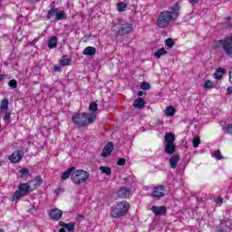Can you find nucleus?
<instances>
[{
	"mask_svg": "<svg viewBox=\"0 0 232 232\" xmlns=\"http://www.w3.org/2000/svg\"><path fill=\"white\" fill-rule=\"evenodd\" d=\"M180 14V5L174 4L169 7V11H162L160 13L157 19V26L159 28H168L172 21H177Z\"/></svg>",
	"mask_w": 232,
	"mask_h": 232,
	"instance_id": "f257e3e1",
	"label": "nucleus"
},
{
	"mask_svg": "<svg viewBox=\"0 0 232 232\" xmlns=\"http://www.w3.org/2000/svg\"><path fill=\"white\" fill-rule=\"evenodd\" d=\"M95 119H97V114L95 112H91L90 114L80 112L72 117V122L75 124V126H77V128L88 126V124L94 122Z\"/></svg>",
	"mask_w": 232,
	"mask_h": 232,
	"instance_id": "f03ea898",
	"label": "nucleus"
},
{
	"mask_svg": "<svg viewBox=\"0 0 232 232\" xmlns=\"http://www.w3.org/2000/svg\"><path fill=\"white\" fill-rule=\"evenodd\" d=\"M130 211V203L126 200L117 202L111 209L112 218H121Z\"/></svg>",
	"mask_w": 232,
	"mask_h": 232,
	"instance_id": "7ed1b4c3",
	"label": "nucleus"
},
{
	"mask_svg": "<svg viewBox=\"0 0 232 232\" xmlns=\"http://www.w3.org/2000/svg\"><path fill=\"white\" fill-rule=\"evenodd\" d=\"M32 181L28 183H20L18 189L13 194L12 202H19L21 198L26 197L30 191H32Z\"/></svg>",
	"mask_w": 232,
	"mask_h": 232,
	"instance_id": "20e7f679",
	"label": "nucleus"
},
{
	"mask_svg": "<svg viewBox=\"0 0 232 232\" xmlns=\"http://www.w3.org/2000/svg\"><path fill=\"white\" fill-rule=\"evenodd\" d=\"M88 179H90V173L83 169H76L72 174V182L75 184V186H81L85 182H88Z\"/></svg>",
	"mask_w": 232,
	"mask_h": 232,
	"instance_id": "39448f33",
	"label": "nucleus"
},
{
	"mask_svg": "<svg viewBox=\"0 0 232 232\" xmlns=\"http://www.w3.org/2000/svg\"><path fill=\"white\" fill-rule=\"evenodd\" d=\"M165 153L167 155H173L177 147L175 146V134L167 132L164 137Z\"/></svg>",
	"mask_w": 232,
	"mask_h": 232,
	"instance_id": "423d86ee",
	"label": "nucleus"
},
{
	"mask_svg": "<svg viewBox=\"0 0 232 232\" xmlns=\"http://www.w3.org/2000/svg\"><path fill=\"white\" fill-rule=\"evenodd\" d=\"M117 28H118V31H117L118 35H126L133 32V24L124 21L121 22Z\"/></svg>",
	"mask_w": 232,
	"mask_h": 232,
	"instance_id": "0eeeda50",
	"label": "nucleus"
},
{
	"mask_svg": "<svg viewBox=\"0 0 232 232\" xmlns=\"http://www.w3.org/2000/svg\"><path fill=\"white\" fill-rule=\"evenodd\" d=\"M218 43L219 44H222L227 55L232 57V36H228L225 40H219Z\"/></svg>",
	"mask_w": 232,
	"mask_h": 232,
	"instance_id": "6e6552de",
	"label": "nucleus"
},
{
	"mask_svg": "<svg viewBox=\"0 0 232 232\" xmlns=\"http://www.w3.org/2000/svg\"><path fill=\"white\" fill-rule=\"evenodd\" d=\"M117 195L120 198H130L133 197V189L130 187H121L119 188Z\"/></svg>",
	"mask_w": 232,
	"mask_h": 232,
	"instance_id": "1a4fd4ad",
	"label": "nucleus"
},
{
	"mask_svg": "<svg viewBox=\"0 0 232 232\" xmlns=\"http://www.w3.org/2000/svg\"><path fill=\"white\" fill-rule=\"evenodd\" d=\"M166 193V188L164 186H158L152 189V198H161Z\"/></svg>",
	"mask_w": 232,
	"mask_h": 232,
	"instance_id": "9d476101",
	"label": "nucleus"
},
{
	"mask_svg": "<svg viewBox=\"0 0 232 232\" xmlns=\"http://www.w3.org/2000/svg\"><path fill=\"white\" fill-rule=\"evenodd\" d=\"M24 152L23 150H16L9 156V160L13 164H17L23 159Z\"/></svg>",
	"mask_w": 232,
	"mask_h": 232,
	"instance_id": "9b49d317",
	"label": "nucleus"
},
{
	"mask_svg": "<svg viewBox=\"0 0 232 232\" xmlns=\"http://www.w3.org/2000/svg\"><path fill=\"white\" fill-rule=\"evenodd\" d=\"M49 216L53 218V220H60L63 217V211L59 208H53L50 210Z\"/></svg>",
	"mask_w": 232,
	"mask_h": 232,
	"instance_id": "f8f14e48",
	"label": "nucleus"
},
{
	"mask_svg": "<svg viewBox=\"0 0 232 232\" xmlns=\"http://www.w3.org/2000/svg\"><path fill=\"white\" fill-rule=\"evenodd\" d=\"M111 151H113V143L108 142L102 152V157H110L111 155Z\"/></svg>",
	"mask_w": 232,
	"mask_h": 232,
	"instance_id": "ddd939ff",
	"label": "nucleus"
},
{
	"mask_svg": "<svg viewBox=\"0 0 232 232\" xmlns=\"http://www.w3.org/2000/svg\"><path fill=\"white\" fill-rule=\"evenodd\" d=\"M151 211L152 213H154V215L159 217L160 215H164L167 210H166V207L164 206H161V207L152 206Z\"/></svg>",
	"mask_w": 232,
	"mask_h": 232,
	"instance_id": "4468645a",
	"label": "nucleus"
},
{
	"mask_svg": "<svg viewBox=\"0 0 232 232\" xmlns=\"http://www.w3.org/2000/svg\"><path fill=\"white\" fill-rule=\"evenodd\" d=\"M180 162V156L179 155H173L169 159V165L172 169H175L177 168V165Z\"/></svg>",
	"mask_w": 232,
	"mask_h": 232,
	"instance_id": "2eb2a0df",
	"label": "nucleus"
},
{
	"mask_svg": "<svg viewBox=\"0 0 232 232\" xmlns=\"http://www.w3.org/2000/svg\"><path fill=\"white\" fill-rule=\"evenodd\" d=\"M75 169V167H72L65 170L63 173H62V180H66L67 179H70L72 180V175H73V171Z\"/></svg>",
	"mask_w": 232,
	"mask_h": 232,
	"instance_id": "dca6fc26",
	"label": "nucleus"
},
{
	"mask_svg": "<svg viewBox=\"0 0 232 232\" xmlns=\"http://www.w3.org/2000/svg\"><path fill=\"white\" fill-rule=\"evenodd\" d=\"M8 104H10V102L8 99H5L0 103V113H6L8 111Z\"/></svg>",
	"mask_w": 232,
	"mask_h": 232,
	"instance_id": "f3484780",
	"label": "nucleus"
},
{
	"mask_svg": "<svg viewBox=\"0 0 232 232\" xmlns=\"http://www.w3.org/2000/svg\"><path fill=\"white\" fill-rule=\"evenodd\" d=\"M59 225L62 227H64L65 229H67V231H73L75 229V222H71L66 224L63 221H60Z\"/></svg>",
	"mask_w": 232,
	"mask_h": 232,
	"instance_id": "a211bd4d",
	"label": "nucleus"
},
{
	"mask_svg": "<svg viewBox=\"0 0 232 232\" xmlns=\"http://www.w3.org/2000/svg\"><path fill=\"white\" fill-rule=\"evenodd\" d=\"M145 104H146V102H144L142 98L138 97L133 102V107L136 109H140V108H144Z\"/></svg>",
	"mask_w": 232,
	"mask_h": 232,
	"instance_id": "6ab92c4d",
	"label": "nucleus"
},
{
	"mask_svg": "<svg viewBox=\"0 0 232 232\" xmlns=\"http://www.w3.org/2000/svg\"><path fill=\"white\" fill-rule=\"evenodd\" d=\"M83 55H95L97 49L95 47L88 46L82 51Z\"/></svg>",
	"mask_w": 232,
	"mask_h": 232,
	"instance_id": "aec40b11",
	"label": "nucleus"
},
{
	"mask_svg": "<svg viewBox=\"0 0 232 232\" xmlns=\"http://www.w3.org/2000/svg\"><path fill=\"white\" fill-rule=\"evenodd\" d=\"M177 110H175V107L173 106H167L165 109V115L167 117H173L175 115Z\"/></svg>",
	"mask_w": 232,
	"mask_h": 232,
	"instance_id": "412c9836",
	"label": "nucleus"
},
{
	"mask_svg": "<svg viewBox=\"0 0 232 232\" xmlns=\"http://www.w3.org/2000/svg\"><path fill=\"white\" fill-rule=\"evenodd\" d=\"M166 53H168V51H166V48L162 47L154 53V57H156V59H160V57L166 55Z\"/></svg>",
	"mask_w": 232,
	"mask_h": 232,
	"instance_id": "4be33fe9",
	"label": "nucleus"
},
{
	"mask_svg": "<svg viewBox=\"0 0 232 232\" xmlns=\"http://www.w3.org/2000/svg\"><path fill=\"white\" fill-rule=\"evenodd\" d=\"M48 48H55V46H57V36H52L49 40H48V44H47Z\"/></svg>",
	"mask_w": 232,
	"mask_h": 232,
	"instance_id": "5701e85b",
	"label": "nucleus"
},
{
	"mask_svg": "<svg viewBox=\"0 0 232 232\" xmlns=\"http://www.w3.org/2000/svg\"><path fill=\"white\" fill-rule=\"evenodd\" d=\"M57 11H58L57 7L53 6V7L48 11V13H47V15H46L47 19H52V17H53L54 15L56 16Z\"/></svg>",
	"mask_w": 232,
	"mask_h": 232,
	"instance_id": "b1692460",
	"label": "nucleus"
},
{
	"mask_svg": "<svg viewBox=\"0 0 232 232\" xmlns=\"http://www.w3.org/2000/svg\"><path fill=\"white\" fill-rule=\"evenodd\" d=\"M20 178L24 179V180H26L28 179V177H30V172L28 170V169H22L20 170Z\"/></svg>",
	"mask_w": 232,
	"mask_h": 232,
	"instance_id": "393cba45",
	"label": "nucleus"
},
{
	"mask_svg": "<svg viewBox=\"0 0 232 232\" xmlns=\"http://www.w3.org/2000/svg\"><path fill=\"white\" fill-rule=\"evenodd\" d=\"M72 62V60L70 58H68V56H63L61 60H60V64L62 66H70V63Z\"/></svg>",
	"mask_w": 232,
	"mask_h": 232,
	"instance_id": "a878e982",
	"label": "nucleus"
},
{
	"mask_svg": "<svg viewBox=\"0 0 232 232\" xmlns=\"http://www.w3.org/2000/svg\"><path fill=\"white\" fill-rule=\"evenodd\" d=\"M100 171L102 173H104V175H107V176L111 175V169L110 167L101 166L100 167Z\"/></svg>",
	"mask_w": 232,
	"mask_h": 232,
	"instance_id": "bb28decb",
	"label": "nucleus"
},
{
	"mask_svg": "<svg viewBox=\"0 0 232 232\" xmlns=\"http://www.w3.org/2000/svg\"><path fill=\"white\" fill-rule=\"evenodd\" d=\"M55 19L56 21H63V19H66V13H64V11L57 12Z\"/></svg>",
	"mask_w": 232,
	"mask_h": 232,
	"instance_id": "cd10ccee",
	"label": "nucleus"
},
{
	"mask_svg": "<svg viewBox=\"0 0 232 232\" xmlns=\"http://www.w3.org/2000/svg\"><path fill=\"white\" fill-rule=\"evenodd\" d=\"M224 75V68H218L214 73L215 79H220Z\"/></svg>",
	"mask_w": 232,
	"mask_h": 232,
	"instance_id": "c85d7f7f",
	"label": "nucleus"
},
{
	"mask_svg": "<svg viewBox=\"0 0 232 232\" xmlns=\"http://www.w3.org/2000/svg\"><path fill=\"white\" fill-rule=\"evenodd\" d=\"M204 90H212V88H215V85L213 84V82L211 81H206L203 84Z\"/></svg>",
	"mask_w": 232,
	"mask_h": 232,
	"instance_id": "c756f323",
	"label": "nucleus"
},
{
	"mask_svg": "<svg viewBox=\"0 0 232 232\" xmlns=\"http://www.w3.org/2000/svg\"><path fill=\"white\" fill-rule=\"evenodd\" d=\"M211 156L213 157V159H216V160H222L223 159L222 153H220V150H216L212 152Z\"/></svg>",
	"mask_w": 232,
	"mask_h": 232,
	"instance_id": "7c9ffc66",
	"label": "nucleus"
},
{
	"mask_svg": "<svg viewBox=\"0 0 232 232\" xmlns=\"http://www.w3.org/2000/svg\"><path fill=\"white\" fill-rule=\"evenodd\" d=\"M222 130L225 133H228V135H232V123H228L227 127H222Z\"/></svg>",
	"mask_w": 232,
	"mask_h": 232,
	"instance_id": "2f4dec72",
	"label": "nucleus"
},
{
	"mask_svg": "<svg viewBox=\"0 0 232 232\" xmlns=\"http://www.w3.org/2000/svg\"><path fill=\"white\" fill-rule=\"evenodd\" d=\"M32 182H34V186L35 188H39V186H41L42 182H43V179H41V177L37 176L36 178H34V179Z\"/></svg>",
	"mask_w": 232,
	"mask_h": 232,
	"instance_id": "473e14b6",
	"label": "nucleus"
},
{
	"mask_svg": "<svg viewBox=\"0 0 232 232\" xmlns=\"http://www.w3.org/2000/svg\"><path fill=\"white\" fill-rule=\"evenodd\" d=\"M98 108H99V106L95 102H92L89 106V110H90V111H92V113H95L97 111Z\"/></svg>",
	"mask_w": 232,
	"mask_h": 232,
	"instance_id": "72a5a7b5",
	"label": "nucleus"
},
{
	"mask_svg": "<svg viewBox=\"0 0 232 232\" xmlns=\"http://www.w3.org/2000/svg\"><path fill=\"white\" fill-rule=\"evenodd\" d=\"M165 44H166V46H168V48H172L173 46H175V43L173 42V39H171V38H168L165 41Z\"/></svg>",
	"mask_w": 232,
	"mask_h": 232,
	"instance_id": "f704fd0d",
	"label": "nucleus"
},
{
	"mask_svg": "<svg viewBox=\"0 0 232 232\" xmlns=\"http://www.w3.org/2000/svg\"><path fill=\"white\" fill-rule=\"evenodd\" d=\"M118 12H124L126 10V5L123 2H121L117 5Z\"/></svg>",
	"mask_w": 232,
	"mask_h": 232,
	"instance_id": "c9c22d12",
	"label": "nucleus"
},
{
	"mask_svg": "<svg viewBox=\"0 0 232 232\" xmlns=\"http://www.w3.org/2000/svg\"><path fill=\"white\" fill-rule=\"evenodd\" d=\"M193 148H198V144H200V138L195 137L192 140Z\"/></svg>",
	"mask_w": 232,
	"mask_h": 232,
	"instance_id": "e433bc0d",
	"label": "nucleus"
},
{
	"mask_svg": "<svg viewBox=\"0 0 232 232\" xmlns=\"http://www.w3.org/2000/svg\"><path fill=\"white\" fill-rule=\"evenodd\" d=\"M140 88H141V90H150V88H151V86L150 85V83L143 82L140 83Z\"/></svg>",
	"mask_w": 232,
	"mask_h": 232,
	"instance_id": "4c0bfd02",
	"label": "nucleus"
},
{
	"mask_svg": "<svg viewBox=\"0 0 232 232\" xmlns=\"http://www.w3.org/2000/svg\"><path fill=\"white\" fill-rule=\"evenodd\" d=\"M8 86H10V88H17V81L15 80H11L9 82H8Z\"/></svg>",
	"mask_w": 232,
	"mask_h": 232,
	"instance_id": "58836bf2",
	"label": "nucleus"
},
{
	"mask_svg": "<svg viewBox=\"0 0 232 232\" xmlns=\"http://www.w3.org/2000/svg\"><path fill=\"white\" fill-rule=\"evenodd\" d=\"M126 164V160L124 158H121L118 160V166H124Z\"/></svg>",
	"mask_w": 232,
	"mask_h": 232,
	"instance_id": "ea45409f",
	"label": "nucleus"
},
{
	"mask_svg": "<svg viewBox=\"0 0 232 232\" xmlns=\"http://www.w3.org/2000/svg\"><path fill=\"white\" fill-rule=\"evenodd\" d=\"M10 117H11L10 112H6L5 115V117H4V121H5V122H10Z\"/></svg>",
	"mask_w": 232,
	"mask_h": 232,
	"instance_id": "a19ab883",
	"label": "nucleus"
},
{
	"mask_svg": "<svg viewBox=\"0 0 232 232\" xmlns=\"http://www.w3.org/2000/svg\"><path fill=\"white\" fill-rule=\"evenodd\" d=\"M222 202H224V198H216V204H218V206H220L222 204Z\"/></svg>",
	"mask_w": 232,
	"mask_h": 232,
	"instance_id": "79ce46f5",
	"label": "nucleus"
},
{
	"mask_svg": "<svg viewBox=\"0 0 232 232\" xmlns=\"http://www.w3.org/2000/svg\"><path fill=\"white\" fill-rule=\"evenodd\" d=\"M190 5H197L200 0H188Z\"/></svg>",
	"mask_w": 232,
	"mask_h": 232,
	"instance_id": "37998d69",
	"label": "nucleus"
},
{
	"mask_svg": "<svg viewBox=\"0 0 232 232\" xmlns=\"http://www.w3.org/2000/svg\"><path fill=\"white\" fill-rule=\"evenodd\" d=\"M229 81L232 84V67L230 68V71H229Z\"/></svg>",
	"mask_w": 232,
	"mask_h": 232,
	"instance_id": "c03bdc74",
	"label": "nucleus"
},
{
	"mask_svg": "<svg viewBox=\"0 0 232 232\" xmlns=\"http://www.w3.org/2000/svg\"><path fill=\"white\" fill-rule=\"evenodd\" d=\"M227 93L228 95H231V93H232V87H228V88L227 89Z\"/></svg>",
	"mask_w": 232,
	"mask_h": 232,
	"instance_id": "a18cd8bd",
	"label": "nucleus"
},
{
	"mask_svg": "<svg viewBox=\"0 0 232 232\" xmlns=\"http://www.w3.org/2000/svg\"><path fill=\"white\" fill-rule=\"evenodd\" d=\"M128 182H130V178H124L123 184H128Z\"/></svg>",
	"mask_w": 232,
	"mask_h": 232,
	"instance_id": "49530a36",
	"label": "nucleus"
},
{
	"mask_svg": "<svg viewBox=\"0 0 232 232\" xmlns=\"http://www.w3.org/2000/svg\"><path fill=\"white\" fill-rule=\"evenodd\" d=\"M54 72H61V67H59L58 65H55Z\"/></svg>",
	"mask_w": 232,
	"mask_h": 232,
	"instance_id": "de8ad7c7",
	"label": "nucleus"
},
{
	"mask_svg": "<svg viewBox=\"0 0 232 232\" xmlns=\"http://www.w3.org/2000/svg\"><path fill=\"white\" fill-rule=\"evenodd\" d=\"M142 95H144V92H142V91H140V92H138V96H139V97H142Z\"/></svg>",
	"mask_w": 232,
	"mask_h": 232,
	"instance_id": "09e8293b",
	"label": "nucleus"
},
{
	"mask_svg": "<svg viewBox=\"0 0 232 232\" xmlns=\"http://www.w3.org/2000/svg\"><path fill=\"white\" fill-rule=\"evenodd\" d=\"M5 80V75L4 74H0V82Z\"/></svg>",
	"mask_w": 232,
	"mask_h": 232,
	"instance_id": "8fccbe9b",
	"label": "nucleus"
},
{
	"mask_svg": "<svg viewBox=\"0 0 232 232\" xmlns=\"http://www.w3.org/2000/svg\"><path fill=\"white\" fill-rule=\"evenodd\" d=\"M55 193H56V195H59V193H61V188L56 189Z\"/></svg>",
	"mask_w": 232,
	"mask_h": 232,
	"instance_id": "3c124183",
	"label": "nucleus"
},
{
	"mask_svg": "<svg viewBox=\"0 0 232 232\" xmlns=\"http://www.w3.org/2000/svg\"><path fill=\"white\" fill-rule=\"evenodd\" d=\"M59 232H66L65 228H60Z\"/></svg>",
	"mask_w": 232,
	"mask_h": 232,
	"instance_id": "603ef678",
	"label": "nucleus"
},
{
	"mask_svg": "<svg viewBox=\"0 0 232 232\" xmlns=\"http://www.w3.org/2000/svg\"><path fill=\"white\" fill-rule=\"evenodd\" d=\"M29 1V3H35V1H37V0H28Z\"/></svg>",
	"mask_w": 232,
	"mask_h": 232,
	"instance_id": "864d4df0",
	"label": "nucleus"
},
{
	"mask_svg": "<svg viewBox=\"0 0 232 232\" xmlns=\"http://www.w3.org/2000/svg\"><path fill=\"white\" fill-rule=\"evenodd\" d=\"M0 232H5V230H3V229H0Z\"/></svg>",
	"mask_w": 232,
	"mask_h": 232,
	"instance_id": "5fc2aeb1",
	"label": "nucleus"
},
{
	"mask_svg": "<svg viewBox=\"0 0 232 232\" xmlns=\"http://www.w3.org/2000/svg\"><path fill=\"white\" fill-rule=\"evenodd\" d=\"M1 164H2V161H0V166H1Z\"/></svg>",
	"mask_w": 232,
	"mask_h": 232,
	"instance_id": "6e6d98bb",
	"label": "nucleus"
},
{
	"mask_svg": "<svg viewBox=\"0 0 232 232\" xmlns=\"http://www.w3.org/2000/svg\"><path fill=\"white\" fill-rule=\"evenodd\" d=\"M218 232H224V231L220 230V231H218Z\"/></svg>",
	"mask_w": 232,
	"mask_h": 232,
	"instance_id": "4d7b16f0",
	"label": "nucleus"
}]
</instances>
